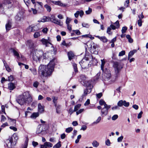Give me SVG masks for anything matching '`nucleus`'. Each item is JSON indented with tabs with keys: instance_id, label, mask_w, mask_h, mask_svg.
Returning a JSON list of instances; mask_svg holds the SVG:
<instances>
[{
	"instance_id": "f257e3e1",
	"label": "nucleus",
	"mask_w": 148,
	"mask_h": 148,
	"mask_svg": "<svg viewBox=\"0 0 148 148\" xmlns=\"http://www.w3.org/2000/svg\"><path fill=\"white\" fill-rule=\"evenodd\" d=\"M55 60V59L52 60L47 66L44 65H40L39 67V74L40 75L45 77L50 75L54 70Z\"/></svg>"
},
{
	"instance_id": "f03ea898",
	"label": "nucleus",
	"mask_w": 148,
	"mask_h": 148,
	"mask_svg": "<svg viewBox=\"0 0 148 148\" xmlns=\"http://www.w3.org/2000/svg\"><path fill=\"white\" fill-rule=\"evenodd\" d=\"M32 101L31 95L29 92H26L23 94L19 96L17 98L16 101L20 105H22L25 103H29Z\"/></svg>"
},
{
	"instance_id": "7ed1b4c3",
	"label": "nucleus",
	"mask_w": 148,
	"mask_h": 148,
	"mask_svg": "<svg viewBox=\"0 0 148 148\" xmlns=\"http://www.w3.org/2000/svg\"><path fill=\"white\" fill-rule=\"evenodd\" d=\"M31 54L32 56L33 60L36 61H39L42 56H43V58L45 59L46 57L45 56L47 55L46 53L44 54L42 51L34 49L32 50Z\"/></svg>"
},
{
	"instance_id": "20e7f679",
	"label": "nucleus",
	"mask_w": 148,
	"mask_h": 148,
	"mask_svg": "<svg viewBox=\"0 0 148 148\" xmlns=\"http://www.w3.org/2000/svg\"><path fill=\"white\" fill-rule=\"evenodd\" d=\"M123 64L120 61L119 62H114L113 64V67L114 68L115 72L118 73L123 68Z\"/></svg>"
},
{
	"instance_id": "39448f33",
	"label": "nucleus",
	"mask_w": 148,
	"mask_h": 148,
	"mask_svg": "<svg viewBox=\"0 0 148 148\" xmlns=\"http://www.w3.org/2000/svg\"><path fill=\"white\" fill-rule=\"evenodd\" d=\"M88 60L89 58L88 56H86L85 57L79 62V64L82 68L85 69L88 67L89 65Z\"/></svg>"
},
{
	"instance_id": "423d86ee",
	"label": "nucleus",
	"mask_w": 148,
	"mask_h": 148,
	"mask_svg": "<svg viewBox=\"0 0 148 148\" xmlns=\"http://www.w3.org/2000/svg\"><path fill=\"white\" fill-rule=\"evenodd\" d=\"M103 73L102 75V79L104 80H108L111 77L110 72L109 69H105L103 70Z\"/></svg>"
},
{
	"instance_id": "0eeeda50",
	"label": "nucleus",
	"mask_w": 148,
	"mask_h": 148,
	"mask_svg": "<svg viewBox=\"0 0 148 148\" xmlns=\"http://www.w3.org/2000/svg\"><path fill=\"white\" fill-rule=\"evenodd\" d=\"M50 21L55 24H56L60 26L62 25L63 24V22L60 20H58L53 15L51 16L50 17Z\"/></svg>"
},
{
	"instance_id": "6e6552de",
	"label": "nucleus",
	"mask_w": 148,
	"mask_h": 148,
	"mask_svg": "<svg viewBox=\"0 0 148 148\" xmlns=\"http://www.w3.org/2000/svg\"><path fill=\"white\" fill-rule=\"evenodd\" d=\"M130 103L128 102H126L125 101L121 100L119 101L117 103V105L119 107H122L124 106L125 107H128L129 106Z\"/></svg>"
},
{
	"instance_id": "1a4fd4ad",
	"label": "nucleus",
	"mask_w": 148,
	"mask_h": 148,
	"mask_svg": "<svg viewBox=\"0 0 148 148\" xmlns=\"http://www.w3.org/2000/svg\"><path fill=\"white\" fill-rule=\"evenodd\" d=\"M23 13L22 12H19L17 14L15 17V19L17 21H21L23 18Z\"/></svg>"
},
{
	"instance_id": "9d476101",
	"label": "nucleus",
	"mask_w": 148,
	"mask_h": 148,
	"mask_svg": "<svg viewBox=\"0 0 148 148\" xmlns=\"http://www.w3.org/2000/svg\"><path fill=\"white\" fill-rule=\"evenodd\" d=\"M119 22L118 21H117L116 22L113 23V24H111L110 25V27L113 30H114L116 29L119 28Z\"/></svg>"
},
{
	"instance_id": "9b49d317",
	"label": "nucleus",
	"mask_w": 148,
	"mask_h": 148,
	"mask_svg": "<svg viewBox=\"0 0 148 148\" xmlns=\"http://www.w3.org/2000/svg\"><path fill=\"white\" fill-rule=\"evenodd\" d=\"M40 41L42 42V44L43 45H45L46 47L49 46V44L51 45V44L47 40L45 39V38H42Z\"/></svg>"
},
{
	"instance_id": "f8f14e48",
	"label": "nucleus",
	"mask_w": 148,
	"mask_h": 148,
	"mask_svg": "<svg viewBox=\"0 0 148 148\" xmlns=\"http://www.w3.org/2000/svg\"><path fill=\"white\" fill-rule=\"evenodd\" d=\"M91 91V89L90 88H86L84 91V93L83 94V96H86L88 94L90 93Z\"/></svg>"
},
{
	"instance_id": "ddd939ff",
	"label": "nucleus",
	"mask_w": 148,
	"mask_h": 148,
	"mask_svg": "<svg viewBox=\"0 0 148 148\" xmlns=\"http://www.w3.org/2000/svg\"><path fill=\"white\" fill-rule=\"evenodd\" d=\"M101 115L103 116H106L108 112V111L105 108H103L101 110Z\"/></svg>"
},
{
	"instance_id": "4468645a",
	"label": "nucleus",
	"mask_w": 148,
	"mask_h": 148,
	"mask_svg": "<svg viewBox=\"0 0 148 148\" xmlns=\"http://www.w3.org/2000/svg\"><path fill=\"white\" fill-rule=\"evenodd\" d=\"M11 23L10 21H8V23L5 25V28L7 31H9L11 28Z\"/></svg>"
},
{
	"instance_id": "2eb2a0df",
	"label": "nucleus",
	"mask_w": 148,
	"mask_h": 148,
	"mask_svg": "<svg viewBox=\"0 0 148 148\" xmlns=\"http://www.w3.org/2000/svg\"><path fill=\"white\" fill-rule=\"evenodd\" d=\"M81 80H79L82 85H84L86 79V77L85 75H81L80 76Z\"/></svg>"
},
{
	"instance_id": "dca6fc26",
	"label": "nucleus",
	"mask_w": 148,
	"mask_h": 148,
	"mask_svg": "<svg viewBox=\"0 0 148 148\" xmlns=\"http://www.w3.org/2000/svg\"><path fill=\"white\" fill-rule=\"evenodd\" d=\"M38 110L39 112L42 113L44 110V106H42L40 103H38Z\"/></svg>"
},
{
	"instance_id": "f3484780",
	"label": "nucleus",
	"mask_w": 148,
	"mask_h": 148,
	"mask_svg": "<svg viewBox=\"0 0 148 148\" xmlns=\"http://www.w3.org/2000/svg\"><path fill=\"white\" fill-rule=\"evenodd\" d=\"M68 56L69 59L70 60L72 59L75 56L73 53L71 51H70L68 52Z\"/></svg>"
},
{
	"instance_id": "a211bd4d",
	"label": "nucleus",
	"mask_w": 148,
	"mask_h": 148,
	"mask_svg": "<svg viewBox=\"0 0 148 148\" xmlns=\"http://www.w3.org/2000/svg\"><path fill=\"white\" fill-rule=\"evenodd\" d=\"M8 88L10 90H13L15 88L14 84L12 82L9 83L8 84Z\"/></svg>"
},
{
	"instance_id": "6ab92c4d",
	"label": "nucleus",
	"mask_w": 148,
	"mask_h": 148,
	"mask_svg": "<svg viewBox=\"0 0 148 148\" xmlns=\"http://www.w3.org/2000/svg\"><path fill=\"white\" fill-rule=\"evenodd\" d=\"M136 50H134L130 52L128 55V59L129 60L134 55V53H136Z\"/></svg>"
},
{
	"instance_id": "aec40b11",
	"label": "nucleus",
	"mask_w": 148,
	"mask_h": 148,
	"mask_svg": "<svg viewBox=\"0 0 148 148\" xmlns=\"http://www.w3.org/2000/svg\"><path fill=\"white\" fill-rule=\"evenodd\" d=\"M52 99L53 102L55 106H56L57 103V100H58V97H56L53 96L52 97Z\"/></svg>"
},
{
	"instance_id": "412c9836",
	"label": "nucleus",
	"mask_w": 148,
	"mask_h": 148,
	"mask_svg": "<svg viewBox=\"0 0 148 148\" xmlns=\"http://www.w3.org/2000/svg\"><path fill=\"white\" fill-rule=\"evenodd\" d=\"M35 28V26L33 27L31 26L28 27L26 31L27 32H33L35 31L34 28Z\"/></svg>"
},
{
	"instance_id": "4be33fe9",
	"label": "nucleus",
	"mask_w": 148,
	"mask_h": 148,
	"mask_svg": "<svg viewBox=\"0 0 148 148\" xmlns=\"http://www.w3.org/2000/svg\"><path fill=\"white\" fill-rule=\"evenodd\" d=\"M13 52L14 56H16L17 58L18 59H19L20 58V56L16 50L14 49L13 50Z\"/></svg>"
},
{
	"instance_id": "5701e85b",
	"label": "nucleus",
	"mask_w": 148,
	"mask_h": 148,
	"mask_svg": "<svg viewBox=\"0 0 148 148\" xmlns=\"http://www.w3.org/2000/svg\"><path fill=\"white\" fill-rule=\"evenodd\" d=\"M97 37L100 39V40L102 41L103 42H106L108 41L107 39L105 36L100 37L99 36H97Z\"/></svg>"
},
{
	"instance_id": "b1692460",
	"label": "nucleus",
	"mask_w": 148,
	"mask_h": 148,
	"mask_svg": "<svg viewBox=\"0 0 148 148\" xmlns=\"http://www.w3.org/2000/svg\"><path fill=\"white\" fill-rule=\"evenodd\" d=\"M99 143L96 140L93 141L92 143V145L93 147H97L99 145Z\"/></svg>"
},
{
	"instance_id": "393cba45",
	"label": "nucleus",
	"mask_w": 148,
	"mask_h": 148,
	"mask_svg": "<svg viewBox=\"0 0 148 148\" xmlns=\"http://www.w3.org/2000/svg\"><path fill=\"white\" fill-rule=\"evenodd\" d=\"M13 138H14V139L15 140L14 142L16 141L18 139V138L17 135L16 134H14L12 138V141L11 140H10V142L11 143V144H12L13 142L12 141L13 140Z\"/></svg>"
},
{
	"instance_id": "a878e982",
	"label": "nucleus",
	"mask_w": 148,
	"mask_h": 148,
	"mask_svg": "<svg viewBox=\"0 0 148 148\" xmlns=\"http://www.w3.org/2000/svg\"><path fill=\"white\" fill-rule=\"evenodd\" d=\"M101 117L100 116L99 117L96 121H94L93 123L92 124V125H96L99 123L100 121L101 120Z\"/></svg>"
},
{
	"instance_id": "bb28decb",
	"label": "nucleus",
	"mask_w": 148,
	"mask_h": 148,
	"mask_svg": "<svg viewBox=\"0 0 148 148\" xmlns=\"http://www.w3.org/2000/svg\"><path fill=\"white\" fill-rule=\"evenodd\" d=\"M101 69L102 70V71H103V68L104 65L105 64V61L104 59L101 60Z\"/></svg>"
},
{
	"instance_id": "cd10ccee",
	"label": "nucleus",
	"mask_w": 148,
	"mask_h": 148,
	"mask_svg": "<svg viewBox=\"0 0 148 148\" xmlns=\"http://www.w3.org/2000/svg\"><path fill=\"white\" fill-rule=\"evenodd\" d=\"M8 119L10 120V124L11 125H12L14 126L15 125L16 121L15 120L9 118H8Z\"/></svg>"
},
{
	"instance_id": "c85d7f7f",
	"label": "nucleus",
	"mask_w": 148,
	"mask_h": 148,
	"mask_svg": "<svg viewBox=\"0 0 148 148\" xmlns=\"http://www.w3.org/2000/svg\"><path fill=\"white\" fill-rule=\"evenodd\" d=\"M57 5L60 6L65 7L66 6L67 4L62 3L60 1H58Z\"/></svg>"
},
{
	"instance_id": "c756f323",
	"label": "nucleus",
	"mask_w": 148,
	"mask_h": 148,
	"mask_svg": "<svg viewBox=\"0 0 148 148\" xmlns=\"http://www.w3.org/2000/svg\"><path fill=\"white\" fill-rule=\"evenodd\" d=\"M29 70L31 71L32 73L34 75H36L37 74L36 70L35 68H30Z\"/></svg>"
},
{
	"instance_id": "7c9ffc66",
	"label": "nucleus",
	"mask_w": 148,
	"mask_h": 148,
	"mask_svg": "<svg viewBox=\"0 0 148 148\" xmlns=\"http://www.w3.org/2000/svg\"><path fill=\"white\" fill-rule=\"evenodd\" d=\"M45 144L46 145L47 147H51L53 146L52 144L49 142H46L45 143Z\"/></svg>"
},
{
	"instance_id": "2f4dec72",
	"label": "nucleus",
	"mask_w": 148,
	"mask_h": 148,
	"mask_svg": "<svg viewBox=\"0 0 148 148\" xmlns=\"http://www.w3.org/2000/svg\"><path fill=\"white\" fill-rule=\"evenodd\" d=\"M126 38L128 39L129 42L130 43H132L133 42V40L131 38L130 36L129 35H127L126 36Z\"/></svg>"
},
{
	"instance_id": "473e14b6",
	"label": "nucleus",
	"mask_w": 148,
	"mask_h": 148,
	"mask_svg": "<svg viewBox=\"0 0 148 148\" xmlns=\"http://www.w3.org/2000/svg\"><path fill=\"white\" fill-rule=\"evenodd\" d=\"M39 114L38 112H34L31 116L32 118H36V117L38 116Z\"/></svg>"
},
{
	"instance_id": "72a5a7b5",
	"label": "nucleus",
	"mask_w": 148,
	"mask_h": 148,
	"mask_svg": "<svg viewBox=\"0 0 148 148\" xmlns=\"http://www.w3.org/2000/svg\"><path fill=\"white\" fill-rule=\"evenodd\" d=\"M55 107L56 108V112L58 113H59L60 111V108L61 106L59 105H57V106Z\"/></svg>"
},
{
	"instance_id": "f704fd0d",
	"label": "nucleus",
	"mask_w": 148,
	"mask_h": 148,
	"mask_svg": "<svg viewBox=\"0 0 148 148\" xmlns=\"http://www.w3.org/2000/svg\"><path fill=\"white\" fill-rule=\"evenodd\" d=\"M81 106V104H78L75 106L74 107V111L75 112L77 110L80 108Z\"/></svg>"
},
{
	"instance_id": "c9c22d12",
	"label": "nucleus",
	"mask_w": 148,
	"mask_h": 148,
	"mask_svg": "<svg viewBox=\"0 0 148 148\" xmlns=\"http://www.w3.org/2000/svg\"><path fill=\"white\" fill-rule=\"evenodd\" d=\"M28 143V138H27L25 141V143L23 146L22 148H27Z\"/></svg>"
},
{
	"instance_id": "e433bc0d",
	"label": "nucleus",
	"mask_w": 148,
	"mask_h": 148,
	"mask_svg": "<svg viewBox=\"0 0 148 148\" xmlns=\"http://www.w3.org/2000/svg\"><path fill=\"white\" fill-rule=\"evenodd\" d=\"M73 130V128L72 127H68L66 128L65 130V131L66 132L69 133L71 132Z\"/></svg>"
},
{
	"instance_id": "4c0bfd02",
	"label": "nucleus",
	"mask_w": 148,
	"mask_h": 148,
	"mask_svg": "<svg viewBox=\"0 0 148 148\" xmlns=\"http://www.w3.org/2000/svg\"><path fill=\"white\" fill-rule=\"evenodd\" d=\"M40 35V32H36L34 34V37L35 38H37Z\"/></svg>"
},
{
	"instance_id": "58836bf2",
	"label": "nucleus",
	"mask_w": 148,
	"mask_h": 148,
	"mask_svg": "<svg viewBox=\"0 0 148 148\" xmlns=\"http://www.w3.org/2000/svg\"><path fill=\"white\" fill-rule=\"evenodd\" d=\"M44 6L45 8H46L48 11L50 12L51 11V7L48 5H45Z\"/></svg>"
},
{
	"instance_id": "ea45409f",
	"label": "nucleus",
	"mask_w": 148,
	"mask_h": 148,
	"mask_svg": "<svg viewBox=\"0 0 148 148\" xmlns=\"http://www.w3.org/2000/svg\"><path fill=\"white\" fill-rule=\"evenodd\" d=\"M11 3L10 0H4L3 2V3L5 5L9 4Z\"/></svg>"
},
{
	"instance_id": "a19ab883",
	"label": "nucleus",
	"mask_w": 148,
	"mask_h": 148,
	"mask_svg": "<svg viewBox=\"0 0 148 148\" xmlns=\"http://www.w3.org/2000/svg\"><path fill=\"white\" fill-rule=\"evenodd\" d=\"M61 145L60 142H59L54 145L53 147V148H59L61 147Z\"/></svg>"
},
{
	"instance_id": "79ce46f5",
	"label": "nucleus",
	"mask_w": 148,
	"mask_h": 148,
	"mask_svg": "<svg viewBox=\"0 0 148 148\" xmlns=\"http://www.w3.org/2000/svg\"><path fill=\"white\" fill-rule=\"evenodd\" d=\"M127 29V27H122L121 32L122 34L125 33Z\"/></svg>"
},
{
	"instance_id": "37998d69",
	"label": "nucleus",
	"mask_w": 148,
	"mask_h": 148,
	"mask_svg": "<svg viewBox=\"0 0 148 148\" xmlns=\"http://www.w3.org/2000/svg\"><path fill=\"white\" fill-rule=\"evenodd\" d=\"M111 29L110 26V27H108L107 32L109 34H112V33L110 32Z\"/></svg>"
},
{
	"instance_id": "c03bdc74",
	"label": "nucleus",
	"mask_w": 148,
	"mask_h": 148,
	"mask_svg": "<svg viewBox=\"0 0 148 148\" xmlns=\"http://www.w3.org/2000/svg\"><path fill=\"white\" fill-rule=\"evenodd\" d=\"M73 66L75 72H77L78 71L77 64L75 63H73Z\"/></svg>"
},
{
	"instance_id": "a18cd8bd",
	"label": "nucleus",
	"mask_w": 148,
	"mask_h": 148,
	"mask_svg": "<svg viewBox=\"0 0 148 148\" xmlns=\"http://www.w3.org/2000/svg\"><path fill=\"white\" fill-rule=\"evenodd\" d=\"M82 26L83 27L88 28L89 27V25L87 23H83L82 24Z\"/></svg>"
},
{
	"instance_id": "49530a36",
	"label": "nucleus",
	"mask_w": 148,
	"mask_h": 148,
	"mask_svg": "<svg viewBox=\"0 0 148 148\" xmlns=\"http://www.w3.org/2000/svg\"><path fill=\"white\" fill-rule=\"evenodd\" d=\"M106 145L108 146H110L111 143L109 139H108L105 141Z\"/></svg>"
},
{
	"instance_id": "de8ad7c7",
	"label": "nucleus",
	"mask_w": 148,
	"mask_h": 148,
	"mask_svg": "<svg viewBox=\"0 0 148 148\" xmlns=\"http://www.w3.org/2000/svg\"><path fill=\"white\" fill-rule=\"evenodd\" d=\"M92 11V9L91 8H89L88 10L86 11V13L87 14H90L91 13Z\"/></svg>"
},
{
	"instance_id": "09e8293b",
	"label": "nucleus",
	"mask_w": 148,
	"mask_h": 148,
	"mask_svg": "<svg viewBox=\"0 0 148 148\" xmlns=\"http://www.w3.org/2000/svg\"><path fill=\"white\" fill-rule=\"evenodd\" d=\"M99 103L100 105L102 106L103 105L104 106L105 104H106L105 102L102 99H101L99 101Z\"/></svg>"
},
{
	"instance_id": "8fccbe9b",
	"label": "nucleus",
	"mask_w": 148,
	"mask_h": 148,
	"mask_svg": "<svg viewBox=\"0 0 148 148\" xmlns=\"http://www.w3.org/2000/svg\"><path fill=\"white\" fill-rule=\"evenodd\" d=\"M123 136H122L118 138L117 140L118 142H121L122 141L123 139Z\"/></svg>"
},
{
	"instance_id": "3c124183",
	"label": "nucleus",
	"mask_w": 148,
	"mask_h": 148,
	"mask_svg": "<svg viewBox=\"0 0 148 148\" xmlns=\"http://www.w3.org/2000/svg\"><path fill=\"white\" fill-rule=\"evenodd\" d=\"M71 21V19L70 18L67 17L66 18V25H68V24H69Z\"/></svg>"
},
{
	"instance_id": "603ef678",
	"label": "nucleus",
	"mask_w": 148,
	"mask_h": 148,
	"mask_svg": "<svg viewBox=\"0 0 148 148\" xmlns=\"http://www.w3.org/2000/svg\"><path fill=\"white\" fill-rule=\"evenodd\" d=\"M125 51H121V52H119V56H122L125 55Z\"/></svg>"
},
{
	"instance_id": "864d4df0",
	"label": "nucleus",
	"mask_w": 148,
	"mask_h": 148,
	"mask_svg": "<svg viewBox=\"0 0 148 148\" xmlns=\"http://www.w3.org/2000/svg\"><path fill=\"white\" fill-rule=\"evenodd\" d=\"M130 3V0H127L125 3L124 5L126 8L128 6V5Z\"/></svg>"
},
{
	"instance_id": "5fc2aeb1",
	"label": "nucleus",
	"mask_w": 148,
	"mask_h": 148,
	"mask_svg": "<svg viewBox=\"0 0 148 148\" xmlns=\"http://www.w3.org/2000/svg\"><path fill=\"white\" fill-rule=\"evenodd\" d=\"M5 68L6 70L8 72H10L11 71V70L9 66L8 65H5Z\"/></svg>"
},
{
	"instance_id": "6e6d98bb",
	"label": "nucleus",
	"mask_w": 148,
	"mask_h": 148,
	"mask_svg": "<svg viewBox=\"0 0 148 148\" xmlns=\"http://www.w3.org/2000/svg\"><path fill=\"white\" fill-rule=\"evenodd\" d=\"M14 79V78L12 75H11L8 77V81H12Z\"/></svg>"
},
{
	"instance_id": "4d7b16f0",
	"label": "nucleus",
	"mask_w": 148,
	"mask_h": 148,
	"mask_svg": "<svg viewBox=\"0 0 148 148\" xmlns=\"http://www.w3.org/2000/svg\"><path fill=\"white\" fill-rule=\"evenodd\" d=\"M79 15L80 16L82 17L84 14V12L83 10H81L79 11Z\"/></svg>"
},
{
	"instance_id": "13d9d810",
	"label": "nucleus",
	"mask_w": 148,
	"mask_h": 148,
	"mask_svg": "<svg viewBox=\"0 0 148 148\" xmlns=\"http://www.w3.org/2000/svg\"><path fill=\"white\" fill-rule=\"evenodd\" d=\"M118 117V116L117 115L115 114L114 115L112 118V119L113 120H115Z\"/></svg>"
},
{
	"instance_id": "bf43d9fd",
	"label": "nucleus",
	"mask_w": 148,
	"mask_h": 148,
	"mask_svg": "<svg viewBox=\"0 0 148 148\" xmlns=\"http://www.w3.org/2000/svg\"><path fill=\"white\" fill-rule=\"evenodd\" d=\"M10 128L14 132H16L17 130V129L14 126H10Z\"/></svg>"
},
{
	"instance_id": "052dcab7",
	"label": "nucleus",
	"mask_w": 148,
	"mask_h": 148,
	"mask_svg": "<svg viewBox=\"0 0 148 148\" xmlns=\"http://www.w3.org/2000/svg\"><path fill=\"white\" fill-rule=\"evenodd\" d=\"M84 111V109H81L77 111L76 112V114L77 115H78V114L81 113L82 112H83Z\"/></svg>"
},
{
	"instance_id": "680f3d73",
	"label": "nucleus",
	"mask_w": 148,
	"mask_h": 148,
	"mask_svg": "<svg viewBox=\"0 0 148 148\" xmlns=\"http://www.w3.org/2000/svg\"><path fill=\"white\" fill-rule=\"evenodd\" d=\"M102 92H100L96 94L97 97L99 99L100 98L102 97Z\"/></svg>"
},
{
	"instance_id": "e2e57ef3",
	"label": "nucleus",
	"mask_w": 148,
	"mask_h": 148,
	"mask_svg": "<svg viewBox=\"0 0 148 148\" xmlns=\"http://www.w3.org/2000/svg\"><path fill=\"white\" fill-rule=\"evenodd\" d=\"M67 29H69L70 32H71L72 30L71 25L70 24H68L67 25Z\"/></svg>"
},
{
	"instance_id": "0e129e2a",
	"label": "nucleus",
	"mask_w": 148,
	"mask_h": 148,
	"mask_svg": "<svg viewBox=\"0 0 148 148\" xmlns=\"http://www.w3.org/2000/svg\"><path fill=\"white\" fill-rule=\"evenodd\" d=\"M138 24L139 26L140 27L142 26V22L141 19H139L138 20Z\"/></svg>"
},
{
	"instance_id": "69168bd1",
	"label": "nucleus",
	"mask_w": 148,
	"mask_h": 148,
	"mask_svg": "<svg viewBox=\"0 0 148 148\" xmlns=\"http://www.w3.org/2000/svg\"><path fill=\"white\" fill-rule=\"evenodd\" d=\"M24 1L26 5L28 7V5L29 4V3L30 2V0H24Z\"/></svg>"
},
{
	"instance_id": "338daca9",
	"label": "nucleus",
	"mask_w": 148,
	"mask_h": 148,
	"mask_svg": "<svg viewBox=\"0 0 148 148\" xmlns=\"http://www.w3.org/2000/svg\"><path fill=\"white\" fill-rule=\"evenodd\" d=\"M110 105H108L106 103L105 104L104 108H105L106 109H107L108 111V109L110 108Z\"/></svg>"
},
{
	"instance_id": "774afa93",
	"label": "nucleus",
	"mask_w": 148,
	"mask_h": 148,
	"mask_svg": "<svg viewBox=\"0 0 148 148\" xmlns=\"http://www.w3.org/2000/svg\"><path fill=\"white\" fill-rule=\"evenodd\" d=\"M90 102L89 99H88L84 104V105L85 106H87L90 104Z\"/></svg>"
}]
</instances>
